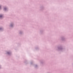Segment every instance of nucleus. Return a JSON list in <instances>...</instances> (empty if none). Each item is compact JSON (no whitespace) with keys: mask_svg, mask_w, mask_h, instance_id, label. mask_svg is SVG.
Here are the masks:
<instances>
[{"mask_svg":"<svg viewBox=\"0 0 73 73\" xmlns=\"http://www.w3.org/2000/svg\"><path fill=\"white\" fill-rule=\"evenodd\" d=\"M3 17V15H0V17Z\"/></svg>","mask_w":73,"mask_h":73,"instance_id":"f257e3e1","label":"nucleus"}]
</instances>
